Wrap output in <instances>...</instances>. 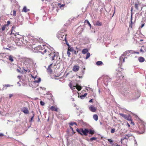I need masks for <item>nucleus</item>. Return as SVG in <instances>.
<instances>
[{
  "mask_svg": "<svg viewBox=\"0 0 146 146\" xmlns=\"http://www.w3.org/2000/svg\"><path fill=\"white\" fill-rule=\"evenodd\" d=\"M122 70L121 68H118L116 70V73L117 74V76L119 77L120 78L122 77V78H123V76H122L121 72Z\"/></svg>",
  "mask_w": 146,
  "mask_h": 146,
  "instance_id": "obj_4",
  "label": "nucleus"
},
{
  "mask_svg": "<svg viewBox=\"0 0 146 146\" xmlns=\"http://www.w3.org/2000/svg\"><path fill=\"white\" fill-rule=\"evenodd\" d=\"M144 129L143 128V129L142 131H139V134H142L144 132Z\"/></svg>",
  "mask_w": 146,
  "mask_h": 146,
  "instance_id": "obj_44",
  "label": "nucleus"
},
{
  "mask_svg": "<svg viewBox=\"0 0 146 146\" xmlns=\"http://www.w3.org/2000/svg\"><path fill=\"white\" fill-rule=\"evenodd\" d=\"M23 69L25 72H29L31 69L30 64H28L27 65H25L23 67Z\"/></svg>",
  "mask_w": 146,
  "mask_h": 146,
  "instance_id": "obj_5",
  "label": "nucleus"
},
{
  "mask_svg": "<svg viewBox=\"0 0 146 146\" xmlns=\"http://www.w3.org/2000/svg\"><path fill=\"white\" fill-rule=\"evenodd\" d=\"M17 84L19 85V86H21V84L19 83V82H17Z\"/></svg>",
  "mask_w": 146,
  "mask_h": 146,
  "instance_id": "obj_49",
  "label": "nucleus"
},
{
  "mask_svg": "<svg viewBox=\"0 0 146 146\" xmlns=\"http://www.w3.org/2000/svg\"><path fill=\"white\" fill-rule=\"evenodd\" d=\"M13 57L11 55H10L9 57V60L11 62H13L14 60L13 59Z\"/></svg>",
  "mask_w": 146,
  "mask_h": 146,
  "instance_id": "obj_24",
  "label": "nucleus"
},
{
  "mask_svg": "<svg viewBox=\"0 0 146 146\" xmlns=\"http://www.w3.org/2000/svg\"><path fill=\"white\" fill-rule=\"evenodd\" d=\"M115 129H112L111 131V133H114L115 132Z\"/></svg>",
  "mask_w": 146,
  "mask_h": 146,
  "instance_id": "obj_39",
  "label": "nucleus"
},
{
  "mask_svg": "<svg viewBox=\"0 0 146 146\" xmlns=\"http://www.w3.org/2000/svg\"><path fill=\"white\" fill-rule=\"evenodd\" d=\"M108 141L109 142H110L111 144H113V141L111 140V139H108Z\"/></svg>",
  "mask_w": 146,
  "mask_h": 146,
  "instance_id": "obj_35",
  "label": "nucleus"
},
{
  "mask_svg": "<svg viewBox=\"0 0 146 146\" xmlns=\"http://www.w3.org/2000/svg\"><path fill=\"white\" fill-rule=\"evenodd\" d=\"M140 51L141 52H144V51H143V49H141L140 50Z\"/></svg>",
  "mask_w": 146,
  "mask_h": 146,
  "instance_id": "obj_52",
  "label": "nucleus"
},
{
  "mask_svg": "<svg viewBox=\"0 0 146 146\" xmlns=\"http://www.w3.org/2000/svg\"><path fill=\"white\" fill-rule=\"evenodd\" d=\"M88 52V50L87 48H84L83 49L82 51V53L83 54H85Z\"/></svg>",
  "mask_w": 146,
  "mask_h": 146,
  "instance_id": "obj_21",
  "label": "nucleus"
},
{
  "mask_svg": "<svg viewBox=\"0 0 146 146\" xmlns=\"http://www.w3.org/2000/svg\"><path fill=\"white\" fill-rule=\"evenodd\" d=\"M87 94L85 93L84 95H82L80 96V98L82 99L84 98V97H85L87 95Z\"/></svg>",
  "mask_w": 146,
  "mask_h": 146,
  "instance_id": "obj_29",
  "label": "nucleus"
},
{
  "mask_svg": "<svg viewBox=\"0 0 146 146\" xmlns=\"http://www.w3.org/2000/svg\"><path fill=\"white\" fill-rule=\"evenodd\" d=\"M133 53L138 54L139 53L138 52H135L133 51Z\"/></svg>",
  "mask_w": 146,
  "mask_h": 146,
  "instance_id": "obj_47",
  "label": "nucleus"
},
{
  "mask_svg": "<svg viewBox=\"0 0 146 146\" xmlns=\"http://www.w3.org/2000/svg\"><path fill=\"white\" fill-rule=\"evenodd\" d=\"M19 42L20 44H19V43L18 42L17 45H20L22 44L23 43V42H22V41L19 40Z\"/></svg>",
  "mask_w": 146,
  "mask_h": 146,
  "instance_id": "obj_43",
  "label": "nucleus"
},
{
  "mask_svg": "<svg viewBox=\"0 0 146 146\" xmlns=\"http://www.w3.org/2000/svg\"><path fill=\"white\" fill-rule=\"evenodd\" d=\"M40 105H42V106L44 105V102H42V101H40Z\"/></svg>",
  "mask_w": 146,
  "mask_h": 146,
  "instance_id": "obj_41",
  "label": "nucleus"
},
{
  "mask_svg": "<svg viewBox=\"0 0 146 146\" xmlns=\"http://www.w3.org/2000/svg\"><path fill=\"white\" fill-rule=\"evenodd\" d=\"M69 85V86H70V88L72 90L75 89V88H76L79 91H80L81 89V88H82L81 87L79 86H78V85H77L76 86H74L73 88L72 84L71 83H70Z\"/></svg>",
  "mask_w": 146,
  "mask_h": 146,
  "instance_id": "obj_6",
  "label": "nucleus"
},
{
  "mask_svg": "<svg viewBox=\"0 0 146 146\" xmlns=\"http://www.w3.org/2000/svg\"><path fill=\"white\" fill-rule=\"evenodd\" d=\"M127 125L129 127H130V125L128 123H127Z\"/></svg>",
  "mask_w": 146,
  "mask_h": 146,
  "instance_id": "obj_55",
  "label": "nucleus"
},
{
  "mask_svg": "<svg viewBox=\"0 0 146 146\" xmlns=\"http://www.w3.org/2000/svg\"><path fill=\"white\" fill-rule=\"evenodd\" d=\"M88 88L89 89H91V88H90L88 87Z\"/></svg>",
  "mask_w": 146,
  "mask_h": 146,
  "instance_id": "obj_64",
  "label": "nucleus"
},
{
  "mask_svg": "<svg viewBox=\"0 0 146 146\" xmlns=\"http://www.w3.org/2000/svg\"><path fill=\"white\" fill-rule=\"evenodd\" d=\"M52 64H51L48 66V68H47L48 72L50 73H51L52 72L51 69L50 68V67L52 66Z\"/></svg>",
  "mask_w": 146,
  "mask_h": 146,
  "instance_id": "obj_18",
  "label": "nucleus"
},
{
  "mask_svg": "<svg viewBox=\"0 0 146 146\" xmlns=\"http://www.w3.org/2000/svg\"><path fill=\"white\" fill-rule=\"evenodd\" d=\"M89 109L92 112H95L96 110V108L94 106L91 105L89 107Z\"/></svg>",
  "mask_w": 146,
  "mask_h": 146,
  "instance_id": "obj_8",
  "label": "nucleus"
},
{
  "mask_svg": "<svg viewBox=\"0 0 146 146\" xmlns=\"http://www.w3.org/2000/svg\"><path fill=\"white\" fill-rule=\"evenodd\" d=\"M21 111L25 114H28L29 113L28 110L26 107L23 108L22 109Z\"/></svg>",
  "mask_w": 146,
  "mask_h": 146,
  "instance_id": "obj_13",
  "label": "nucleus"
},
{
  "mask_svg": "<svg viewBox=\"0 0 146 146\" xmlns=\"http://www.w3.org/2000/svg\"><path fill=\"white\" fill-rule=\"evenodd\" d=\"M66 35H63L62 34H59V33L58 35V38L60 40H64V38L65 36L66 37Z\"/></svg>",
  "mask_w": 146,
  "mask_h": 146,
  "instance_id": "obj_9",
  "label": "nucleus"
},
{
  "mask_svg": "<svg viewBox=\"0 0 146 146\" xmlns=\"http://www.w3.org/2000/svg\"><path fill=\"white\" fill-rule=\"evenodd\" d=\"M79 68L80 67L79 66L74 65L72 69V70L74 72H76L79 70Z\"/></svg>",
  "mask_w": 146,
  "mask_h": 146,
  "instance_id": "obj_12",
  "label": "nucleus"
},
{
  "mask_svg": "<svg viewBox=\"0 0 146 146\" xmlns=\"http://www.w3.org/2000/svg\"><path fill=\"white\" fill-rule=\"evenodd\" d=\"M32 78H34V82L35 83H38L40 82L41 81V78H38L37 77H35L32 76Z\"/></svg>",
  "mask_w": 146,
  "mask_h": 146,
  "instance_id": "obj_10",
  "label": "nucleus"
},
{
  "mask_svg": "<svg viewBox=\"0 0 146 146\" xmlns=\"http://www.w3.org/2000/svg\"><path fill=\"white\" fill-rule=\"evenodd\" d=\"M93 119L96 121H97L98 120V115L96 114H95L93 116Z\"/></svg>",
  "mask_w": 146,
  "mask_h": 146,
  "instance_id": "obj_25",
  "label": "nucleus"
},
{
  "mask_svg": "<svg viewBox=\"0 0 146 146\" xmlns=\"http://www.w3.org/2000/svg\"><path fill=\"white\" fill-rule=\"evenodd\" d=\"M58 5L59 6L60 8L61 9H63V7L64 6L65 4H64L61 5V4L59 3L58 4Z\"/></svg>",
  "mask_w": 146,
  "mask_h": 146,
  "instance_id": "obj_27",
  "label": "nucleus"
},
{
  "mask_svg": "<svg viewBox=\"0 0 146 146\" xmlns=\"http://www.w3.org/2000/svg\"><path fill=\"white\" fill-rule=\"evenodd\" d=\"M68 50H70V52H72L75 54H77L78 52V51H76L73 48L70 46L68 47Z\"/></svg>",
  "mask_w": 146,
  "mask_h": 146,
  "instance_id": "obj_11",
  "label": "nucleus"
},
{
  "mask_svg": "<svg viewBox=\"0 0 146 146\" xmlns=\"http://www.w3.org/2000/svg\"><path fill=\"white\" fill-rule=\"evenodd\" d=\"M5 49H7V50H9V48H5Z\"/></svg>",
  "mask_w": 146,
  "mask_h": 146,
  "instance_id": "obj_58",
  "label": "nucleus"
},
{
  "mask_svg": "<svg viewBox=\"0 0 146 146\" xmlns=\"http://www.w3.org/2000/svg\"><path fill=\"white\" fill-rule=\"evenodd\" d=\"M88 133H89L90 134H94V130H92V129H90Z\"/></svg>",
  "mask_w": 146,
  "mask_h": 146,
  "instance_id": "obj_31",
  "label": "nucleus"
},
{
  "mask_svg": "<svg viewBox=\"0 0 146 146\" xmlns=\"http://www.w3.org/2000/svg\"><path fill=\"white\" fill-rule=\"evenodd\" d=\"M58 108H56L54 106H52L50 108V110L52 111H58Z\"/></svg>",
  "mask_w": 146,
  "mask_h": 146,
  "instance_id": "obj_14",
  "label": "nucleus"
},
{
  "mask_svg": "<svg viewBox=\"0 0 146 146\" xmlns=\"http://www.w3.org/2000/svg\"><path fill=\"white\" fill-rule=\"evenodd\" d=\"M138 60L139 61L141 62H143L145 60L144 58L141 56L139 57L138 58Z\"/></svg>",
  "mask_w": 146,
  "mask_h": 146,
  "instance_id": "obj_16",
  "label": "nucleus"
},
{
  "mask_svg": "<svg viewBox=\"0 0 146 146\" xmlns=\"http://www.w3.org/2000/svg\"><path fill=\"white\" fill-rule=\"evenodd\" d=\"M13 16H15L16 15V11L15 10L13 11Z\"/></svg>",
  "mask_w": 146,
  "mask_h": 146,
  "instance_id": "obj_42",
  "label": "nucleus"
},
{
  "mask_svg": "<svg viewBox=\"0 0 146 146\" xmlns=\"http://www.w3.org/2000/svg\"><path fill=\"white\" fill-rule=\"evenodd\" d=\"M13 95L12 94H10L9 95V98H11V97L13 96Z\"/></svg>",
  "mask_w": 146,
  "mask_h": 146,
  "instance_id": "obj_45",
  "label": "nucleus"
},
{
  "mask_svg": "<svg viewBox=\"0 0 146 146\" xmlns=\"http://www.w3.org/2000/svg\"><path fill=\"white\" fill-rule=\"evenodd\" d=\"M135 7L137 9H138V4H137L135 3Z\"/></svg>",
  "mask_w": 146,
  "mask_h": 146,
  "instance_id": "obj_36",
  "label": "nucleus"
},
{
  "mask_svg": "<svg viewBox=\"0 0 146 146\" xmlns=\"http://www.w3.org/2000/svg\"><path fill=\"white\" fill-rule=\"evenodd\" d=\"M104 79L105 83L106 82L107 83H109L110 82L111 80V79L108 76H104Z\"/></svg>",
  "mask_w": 146,
  "mask_h": 146,
  "instance_id": "obj_7",
  "label": "nucleus"
},
{
  "mask_svg": "<svg viewBox=\"0 0 146 146\" xmlns=\"http://www.w3.org/2000/svg\"><path fill=\"white\" fill-rule=\"evenodd\" d=\"M103 62L101 61H98L96 62V64L98 66H100L102 65Z\"/></svg>",
  "mask_w": 146,
  "mask_h": 146,
  "instance_id": "obj_28",
  "label": "nucleus"
},
{
  "mask_svg": "<svg viewBox=\"0 0 146 146\" xmlns=\"http://www.w3.org/2000/svg\"><path fill=\"white\" fill-rule=\"evenodd\" d=\"M29 9H27V7L26 6H24L23 9L22 11V12H27V11H29Z\"/></svg>",
  "mask_w": 146,
  "mask_h": 146,
  "instance_id": "obj_19",
  "label": "nucleus"
},
{
  "mask_svg": "<svg viewBox=\"0 0 146 146\" xmlns=\"http://www.w3.org/2000/svg\"><path fill=\"white\" fill-rule=\"evenodd\" d=\"M46 46L44 45H42V46L41 45L35 47L33 48V51L35 52H36L38 50H41V51H40L42 54L46 53L49 56L50 58L52 61H54L58 57V53L55 52L53 51V49L51 47L50 48L46 49Z\"/></svg>",
  "mask_w": 146,
  "mask_h": 146,
  "instance_id": "obj_1",
  "label": "nucleus"
},
{
  "mask_svg": "<svg viewBox=\"0 0 146 146\" xmlns=\"http://www.w3.org/2000/svg\"><path fill=\"white\" fill-rule=\"evenodd\" d=\"M46 89V88H43V89H42L43 90H45Z\"/></svg>",
  "mask_w": 146,
  "mask_h": 146,
  "instance_id": "obj_61",
  "label": "nucleus"
},
{
  "mask_svg": "<svg viewBox=\"0 0 146 146\" xmlns=\"http://www.w3.org/2000/svg\"><path fill=\"white\" fill-rule=\"evenodd\" d=\"M69 124L71 126H72L74 124L76 125H77L76 123L75 122H71L69 123Z\"/></svg>",
  "mask_w": 146,
  "mask_h": 146,
  "instance_id": "obj_38",
  "label": "nucleus"
},
{
  "mask_svg": "<svg viewBox=\"0 0 146 146\" xmlns=\"http://www.w3.org/2000/svg\"><path fill=\"white\" fill-rule=\"evenodd\" d=\"M76 131L81 135L83 134L85 136H86L87 135V133L89 132V130L87 128H85L84 129L81 128L80 129H78L76 130Z\"/></svg>",
  "mask_w": 146,
  "mask_h": 146,
  "instance_id": "obj_3",
  "label": "nucleus"
},
{
  "mask_svg": "<svg viewBox=\"0 0 146 146\" xmlns=\"http://www.w3.org/2000/svg\"><path fill=\"white\" fill-rule=\"evenodd\" d=\"M6 25H4L2 27V31H4L5 30Z\"/></svg>",
  "mask_w": 146,
  "mask_h": 146,
  "instance_id": "obj_37",
  "label": "nucleus"
},
{
  "mask_svg": "<svg viewBox=\"0 0 146 146\" xmlns=\"http://www.w3.org/2000/svg\"><path fill=\"white\" fill-rule=\"evenodd\" d=\"M33 117H34V116H32L31 118V120H32V119H33Z\"/></svg>",
  "mask_w": 146,
  "mask_h": 146,
  "instance_id": "obj_56",
  "label": "nucleus"
},
{
  "mask_svg": "<svg viewBox=\"0 0 146 146\" xmlns=\"http://www.w3.org/2000/svg\"><path fill=\"white\" fill-rule=\"evenodd\" d=\"M133 51L132 50H127L125 51L120 57V61H121L123 60V62H125V58H127V57H125L126 56L130 53H133Z\"/></svg>",
  "mask_w": 146,
  "mask_h": 146,
  "instance_id": "obj_2",
  "label": "nucleus"
},
{
  "mask_svg": "<svg viewBox=\"0 0 146 146\" xmlns=\"http://www.w3.org/2000/svg\"><path fill=\"white\" fill-rule=\"evenodd\" d=\"M71 129L73 131V129L72 128V127H71Z\"/></svg>",
  "mask_w": 146,
  "mask_h": 146,
  "instance_id": "obj_59",
  "label": "nucleus"
},
{
  "mask_svg": "<svg viewBox=\"0 0 146 146\" xmlns=\"http://www.w3.org/2000/svg\"><path fill=\"white\" fill-rule=\"evenodd\" d=\"M96 139H97V138L96 137H92L90 139V141H92L94 140H96Z\"/></svg>",
  "mask_w": 146,
  "mask_h": 146,
  "instance_id": "obj_33",
  "label": "nucleus"
},
{
  "mask_svg": "<svg viewBox=\"0 0 146 146\" xmlns=\"http://www.w3.org/2000/svg\"><path fill=\"white\" fill-rule=\"evenodd\" d=\"M92 101H93V100L92 99H91L89 101V102H92Z\"/></svg>",
  "mask_w": 146,
  "mask_h": 146,
  "instance_id": "obj_53",
  "label": "nucleus"
},
{
  "mask_svg": "<svg viewBox=\"0 0 146 146\" xmlns=\"http://www.w3.org/2000/svg\"><path fill=\"white\" fill-rule=\"evenodd\" d=\"M144 25V24H143L141 25V27L142 28Z\"/></svg>",
  "mask_w": 146,
  "mask_h": 146,
  "instance_id": "obj_51",
  "label": "nucleus"
},
{
  "mask_svg": "<svg viewBox=\"0 0 146 146\" xmlns=\"http://www.w3.org/2000/svg\"><path fill=\"white\" fill-rule=\"evenodd\" d=\"M140 96V94H139L138 97H139Z\"/></svg>",
  "mask_w": 146,
  "mask_h": 146,
  "instance_id": "obj_62",
  "label": "nucleus"
},
{
  "mask_svg": "<svg viewBox=\"0 0 146 146\" xmlns=\"http://www.w3.org/2000/svg\"><path fill=\"white\" fill-rule=\"evenodd\" d=\"M132 136V134L131 133H128L127 134H125V138L126 139H128L129 137Z\"/></svg>",
  "mask_w": 146,
  "mask_h": 146,
  "instance_id": "obj_17",
  "label": "nucleus"
},
{
  "mask_svg": "<svg viewBox=\"0 0 146 146\" xmlns=\"http://www.w3.org/2000/svg\"><path fill=\"white\" fill-rule=\"evenodd\" d=\"M116 146H120L119 145L117 144V145H116Z\"/></svg>",
  "mask_w": 146,
  "mask_h": 146,
  "instance_id": "obj_63",
  "label": "nucleus"
},
{
  "mask_svg": "<svg viewBox=\"0 0 146 146\" xmlns=\"http://www.w3.org/2000/svg\"><path fill=\"white\" fill-rule=\"evenodd\" d=\"M85 23H87V24L90 27V28H91V25L90 24V22H89V21L88 20H85Z\"/></svg>",
  "mask_w": 146,
  "mask_h": 146,
  "instance_id": "obj_32",
  "label": "nucleus"
},
{
  "mask_svg": "<svg viewBox=\"0 0 146 146\" xmlns=\"http://www.w3.org/2000/svg\"><path fill=\"white\" fill-rule=\"evenodd\" d=\"M119 114L125 119L126 118L127 116V115H125L121 113H119Z\"/></svg>",
  "mask_w": 146,
  "mask_h": 146,
  "instance_id": "obj_26",
  "label": "nucleus"
},
{
  "mask_svg": "<svg viewBox=\"0 0 146 146\" xmlns=\"http://www.w3.org/2000/svg\"><path fill=\"white\" fill-rule=\"evenodd\" d=\"M19 33H15V35H14L15 36H16V34L18 35H19Z\"/></svg>",
  "mask_w": 146,
  "mask_h": 146,
  "instance_id": "obj_54",
  "label": "nucleus"
},
{
  "mask_svg": "<svg viewBox=\"0 0 146 146\" xmlns=\"http://www.w3.org/2000/svg\"><path fill=\"white\" fill-rule=\"evenodd\" d=\"M131 124H133V125H134V123H133V122H132V121H131Z\"/></svg>",
  "mask_w": 146,
  "mask_h": 146,
  "instance_id": "obj_57",
  "label": "nucleus"
},
{
  "mask_svg": "<svg viewBox=\"0 0 146 146\" xmlns=\"http://www.w3.org/2000/svg\"><path fill=\"white\" fill-rule=\"evenodd\" d=\"M16 28V27L15 26H13L12 27V30H11V32L10 34H13L15 35V33H13V31H14V30Z\"/></svg>",
  "mask_w": 146,
  "mask_h": 146,
  "instance_id": "obj_23",
  "label": "nucleus"
},
{
  "mask_svg": "<svg viewBox=\"0 0 146 146\" xmlns=\"http://www.w3.org/2000/svg\"><path fill=\"white\" fill-rule=\"evenodd\" d=\"M13 85H11L9 84H5L3 85V90H6L7 89V87H10V86H12Z\"/></svg>",
  "mask_w": 146,
  "mask_h": 146,
  "instance_id": "obj_15",
  "label": "nucleus"
},
{
  "mask_svg": "<svg viewBox=\"0 0 146 146\" xmlns=\"http://www.w3.org/2000/svg\"><path fill=\"white\" fill-rule=\"evenodd\" d=\"M17 70L19 72H20V70L19 69H17Z\"/></svg>",
  "mask_w": 146,
  "mask_h": 146,
  "instance_id": "obj_60",
  "label": "nucleus"
},
{
  "mask_svg": "<svg viewBox=\"0 0 146 146\" xmlns=\"http://www.w3.org/2000/svg\"><path fill=\"white\" fill-rule=\"evenodd\" d=\"M90 54L89 52H88L87 53L86 56V59H88L90 56Z\"/></svg>",
  "mask_w": 146,
  "mask_h": 146,
  "instance_id": "obj_30",
  "label": "nucleus"
},
{
  "mask_svg": "<svg viewBox=\"0 0 146 146\" xmlns=\"http://www.w3.org/2000/svg\"><path fill=\"white\" fill-rule=\"evenodd\" d=\"M95 25L98 26H100L102 25V23L99 21H96Z\"/></svg>",
  "mask_w": 146,
  "mask_h": 146,
  "instance_id": "obj_20",
  "label": "nucleus"
},
{
  "mask_svg": "<svg viewBox=\"0 0 146 146\" xmlns=\"http://www.w3.org/2000/svg\"><path fill=\"white\" fill-rule=\"evenodd\" d=\"M10 24V21H8L7 22V25L8 26V25H9Z\"/></svg>",
  "mask_w": 146,
  "mask_h": 146,
  "instance_id": "obj_46",
  "label": "nucleus"
},
{
  "mask_svg": "<svg viewBox=\"0 0 146 146\" xmlns=\"http://www.w3.org/2000/svg\"><path fill=\"white\" fill-rule=\"evenodd\" d=\"M132 15H131V23L132 22Z\"/></svg>",
  "mask_w": 146,
  "mask_h": 146,
  "instance_id": "obj_50",
  "label": "nucleus"
},
{
  "mask_svg": "<svg viewBox=\"0 0 146 146\" xmlns=\"http://www.w3.org/2000/svg\"><path fill=\"white\" fill-rule=\"evenodd\" d=\"M4 136V135L2 133H0V137H2Z\"/></svg>",
  "mask_w": 146,
  "mask_h": 146,
  "instance_id": "obj_48",
  "label": "nucleus"
},
{
  "mask_svg": "<svg viewBox=\"0 0 146 146\" xmlns=\"http://www.w3.org/2000/svg\"><path fill=\"white\" fill-rule=\"evenodd\" d=\"M64 40L65 41L66 44L69 47L70 46L69 44L68 43L67 40H66V38L65 36V37H64Z\"/></svg>",
  "mask_w": 146,
  "mask_h": 146,
  "instance_id": "obj_34",
  "label": "nucleus"
},
{
  "mask_svg": "<svg viewBox=\"0 0 146 146\" xmlns=\"http://www.w3.org/2000/svg\"><path fill=\"white\" fill-rule=\"evenodd\" d=\"M128 121H131V116L130 115H128L127 116L126 118L125 119Z\"/></svg>",
  "mask_w": 146,
  "mask_h": 146,
  "instance_id": "obj_22",
  "label": "nucleus"
},
{
  "mask_svg": "<svg viewBox=\"0 0 146 146\" xmlns=\"http://www.w3.org/2000/svg\"><path fill=\"white\" fill-rule=\"evenodd\" d=\"M70 50H68V48L67 53V54L68 55V56H69L70 55Z\"/></svg>",
  "mask_w": 146,
  "mask_h": 146,
  "instance_id": "obj_40",
  "label": "nucleus"
}]
</instances>
